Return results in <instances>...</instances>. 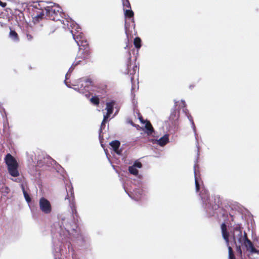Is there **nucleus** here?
Here are the masks:
<instances>
[{"mask_svg":"<svg viewBox=\"0 0 259 259\" xmlns=\"http://www.w3.org/2000/svg\"><path fill=\"white\" fill-rule=\"evenodd\" d=\"M220 206V203L218 202V204H216L215 205L212 206V208L214 209H217Z\"/></svg>","mask_w":259,"mask_h":259,"instance_id":"29","label":"nucleus"},{"mask_svg":"<svg viewBox=\"0 0 259 259\" xmlns=\"http://www.w3.org/2000/svg\"><path fill=\"white\" fill-rule=\"evenodd\" d=\"M114 105L115 102L114 101L106 103V110L108 115H111L113 113Z\"/></svg>","mask_w":259,"mask_h":259,"instance_id":"17","label":"nucleus"},{"mask_svg":"<svg viewBox=\"0 0 259 259\" xmlns=\"http://www.w3.org/2000/svg\"><path fill=\"white\" fill-rule=\"evenodd\" d=\"M90 102L93 104L98 106L100 103V99L98 96H93L90 99Z\"/></svg>","mask_w":259,"mask_h":259,"instance_id":"23","label":"nucleus"},{"mask_svg":"<svg viewBox=\"0 0 259 259\" xmlns=\"http://www.w3.org/2000/svg\"><path fill=\"white\" fill-rule=\"evenodd\" d=\"M222 236L225 240L229 251V259H236L232 248L229 246V233L227 231V226L225 223L221 225Z\"/></svg>","mask_w":259,"mask_h":259,"instance_id":"3","label":"nucleus"},{"mask_svg":"<svg viewBox=\"0 0 259 259\" xmlns=\"http://www.w3.org/2000/svg\"><path fill=\"white\" fill-rule=\"evenodd\" d=\"M236 252L237 253V254H238V255L240 257L242 256V249H241V245L242 244H238V243H236Z\"/></svg>","mask_w":259,"mask_h":259,"instance_id":"25","label":"nucleus"},{"mask_svg":"<svg viewBox=\"0 0 259 259\" xmlns=\"http://www.w3.org/2000/svg\"><path fill=\"white\" fill-rule=\"evenodd\" d=\"M0 5L2 6L3 7H5L6 6V4L0 1Z\"/></svg>","mask_w":259,"mask_h":259,"instance_id":"35","label":"nucleus"},{"mask_svg":"<svg viewBox=\"0 0 259 259\" xmlns=\"http://www.w3.org/2000/svg\"><path fill=\"white\" fill-rule=\"evenodd\" d=\"M40 209L45 213H50L52 211V206L50 202L47 199L42 197L39 202Z\"/></svg>","mask_w":259,"mask_h":259,"instance_id":"7","label":"nucleus"},{"mask_svg":"<svg viewBox=\"0 0 259 259\" xmlns=\"http://www.w3.org/2000/svg\"><path fill=\"white\" fill-rule=\"evenodd\" d=\"M46 17L53 21H58L61 15V9L58 7H47L45 8Z\"/></svg>","mask_w":259,"mask_h":259,"instance_id":"2","label":"nucleus"},{"mask_svg":"<svg viewBox=\"0 0 259 259\" xmlns=\"http://www.w3.org/2000/svg\"><path fill=\"white\" fill-rule=\"evenodd\" d=\"M201 198L204 202H207L209 199V195L207 191L201 192L200 194Z\"/></svg>","mask_w":259,"mask_h":259,"instance_id":"20","label":"nucleus"},{"mask_svg":"<svg viewBox=\"0 0 259 259\" xmlns=\"http://www.w3.org/2000/svg\"><path fill=\"white\" fill-rule=\"evenodd\" d=\"M122 3L124 7L131 9V6L128 0H122Z\"/></svg>","mask_w":259,"mask_h":259,"instance_id":"26","label":"nucleus"},{"mask_svg":"<svg viewBox=\"0 0 259 259\" xmlns=\"http://www.w3.org/2000/svg\"><path fill=\"white\" fill-rule=\"evenodd\" d=\"M110 115L108 114V112H107V114L106 115H104L103 119H105L106 120H107L108 117L110 116Z\"/></svg>","mask_w":259,"mask_h":259,"instance_id":"32","label":"nucleus"},{"mask_svg":"<svg viewBox=\"0 0 259 259\" xmlns=\"http://www.w3.org/2000/svg\"><path fill=\"white\" fill-rule=\"evenodd\" d=\"M105 123H104V122H102V123H101V125L100 130V132H102V128H104V127H105Z\"/></svg>","mask_w":259,"mask_h":259,"instance_id":"30","label":"nucleus"},{"mask_svg":"<svg viewBox=\"0 0 259 259\" xmlns=\"http://www.w3.org/2000/svg\"><path fill=\"white\" fill-rule=\"evenodd\" d=\"M107 120H106L105 119H103L102 122H104V123H105V122Z\"/></svg>","mask_w":259,"mask_h":259,"instance_id":"36","label":"nucleus"},{"mask_svg":"<svg viewBox=\"0 0 259 259\" xmlns=\"http://www.w3.org/2000/svg\"><path fill=\"white\" fill-rule=\"evenodd\" d=\"M230 233L235 244L236 243L243 244L245 240V233H246L244 232L243 235L242 234V231L239 225L234 226L231 230Z\"/></svg>","mask_w":259,"mask_h":259,"instance_id":"1","label":"nucleus"},{"mask_svg":"<svg viewBox=\"0 0 259 259\" xmlns=\"http://www.w3.org/2000/svg\"><path fill=\"white\" fill-rule=\"evenodd\" d=\"M145 127L147 130V134L148 135H151L154 132V128L149 121L146 120Z\"/></svg>","mask_w":259,"mask_h":259,"instance_id":"18","label":"nucleus"},{"mask_svg":"<svg viewBox=\"0 0 259 259\" xmlns=\"http://www.w3.org/2000/svg\"><path fill=\"white\" fill-rule=\"evenodd\" d=\"M124 16L126 18L132 19V22L134 23V26H135V20L134 19V13L130 9V10H126L124 11Z\"/></svg>","mask_w":259,"mask_h":259,"instance_id":"15","label":"nucleus"},{"mask_svg":"<svg viewBox=\"0 0 259 259\" xmlns=\"http://www.w3.org/2000/svg\"><path fill=\"white\" fill-rule=\"evenodd\" d=\"M126 65H127V69H126V73L127 74H129L130 75H131V81L133 82L134 78V75L136 74L137 71H139V67L136 65V63L134 64V65L132 67V63H131V54L130 52H128V56L127 58V62H126Z\"/></svg>","mask_w":259,"mask_h":259,"instance_id":"4","label":"nucleus"},{"mask_svg":"<svg viewBox=\"0 0 259 259\" xmlns=\"http://www.w3.org/2000/svg\"><path fill=\"white\" fill-rule=\"evenodd\" d=\"M72 34L74 39L79 47V49L82 50L83 48H90L89 42L83 34L80 33L77 34Z\"/></svg>","mask_w":259,"mask_h":259,"instance_id":"6","label":"nucleus"},{"mask_svg":"<svg viewBox=\"0 0 259 259\" xmlns=\"http://www.w3.org/2000/svg\"><path fill=\"white\" fill-rule=\"evenodd\" d=\"M110 115L108 114V112H107V114L106 115H104L103 119H105L106 120H107L108 117L110 116Z\"/></svg>","mask_w":259,"mask_h":259,"instance_id":"33","label":"nucleus"},{"mask_svg":"<svg viewBox=\"0 0 259 259\" xmlns=\"http://www.w3.org/2000/svg\"><path fill=\"white\" fill-rule=\"evenodd\" d=\"M70 190H71V194L72 195V188H70Z\"/></svg>","mask_w":259,"mask_h":259,"instance_id":"37","label":"nucleus"},{"mask_svg":"<svg viewBox=\"0 0 259 259\" xmlns=\"http://www.w3.org/2000/svg\"><path fill=\"white\" fill-rule=\"evenodd\" d=\"M142 167V164L141 162L135 161L134 164L128 167L129 172L134 176H137L139 174V170L137 168H141Z\"/></svg>","mask_w":259,"mask_h":259,"instance_id":"9","label":"nucleus"},{"mask_svg":"<svg viewBox=\"0 0 259 259\" xmlns=\"http://www.w3.org/2000/svg\"><path fill=\"white\" fill-rule=\"evenodd\" d=\"M172 115H173V114H171V115H170V118H171V117L172 116Z\"/></svg>","mask_w":259,"mask_h":259,"instance_id":"38","label":"nucleus"},{"mask_svg":"<svg viewBox=\"0 0 259 259\" xmlns=\"http://www.w3.org/2000/svg\"><path fill=\"white\" fill-rule=\"evenodd\" d=\"M5 162L8 167L18 164V163L13 156L10 154H7L5 157Z\"/></svg>","mask_w":259,"mask_h":259,"instance_id":"10","label":"nucleus"},{"mask_svg":"<svg viewBox=\"0 0 259 259\" xmlns=\"http://www.w3.org/2000/svg\"><path fill=\"white\" fill-rule=\"evenodd\" d=\"M140 121L142 123H146V121H145L143 118H142V117H140Z\"/></svg>","mask_w":259,"mask_h":259,"instance_id":"34","label":"nucleus"},{"mask_svg":"<svg viewBox=\"0 0 259 259\" xmlns=\"http://www.w3.org/2000/svg\"><path fill=\"white\" fill-rule=\"evenodd\" d=\"M45 16L44 11L41 10L33 17V21L35 23L39 22Z\"/></svg>","mask_w":259,"mask_h":259,"instance_id":"16","label":"nucleus"},{"mask_svg":"<svg viewBox=\"0 0 259 259\" xmlns=\"http://www.w3.org/2000/svg\"><path fill=\"white\" fill-rule=\"evenodd\" d=\"M195 184L196 192H198L200 190L199 180H201L200 173L199 171V166L198 163H195L194 166Z\"/></svg>","mask_w":259,"mask_h":259,"instance_id":"8","label":"nucleus"},{"mask_svg":"<svg viewBox=\"0 0 259 259\" xmlns=\"http://www.w3.org/2000/svg\"><path fill=\"white\" fill-rule=\"evenodd\" d=\"M33 35L32 34H30L29 33H26V38L27 40L30 41H32L33 39Z\"/></svg>","mask_w":259,"mask_h":259,"instance_id":"27","label":"nucleus"},{"mask_svg":"<svg viewBox=\"0 0 259 259\" xmlns=\"http://www.w3.org/2000/svg\"><path fill=\"white\" fill-rule=\"evenodd\" d=\"M110 115L108 114V112H107V114L106 115H104L103 119H105L106 120H107L108 117L110 116Z\"/></svg>","mask_w":259,"mask_h":259,"instance_id":"31","label":"nucleus"},{"mask_svg":"<svg viewBox=\"0 0 259 259\" xmlns=\"http://www.w3.org/2000/svg\"><path fill=\"white\" fill-rule=\"evenodd\" d=\"M18 164L8 167L9 174L13 177H16L19 175V172L18 170Z\"/></svg>","mask_w":259,"mask_h":259,"instance_id":"13","label":"nucleus"},{"mask_svg":"<svg viewBox=\"0 0 259 259\" xmlns=\"http://www.w3.org/2000/svg\"><path fill=\"white\" fill-rule=\"evenodd\" d=\"M21 188H22L23 193V195H24V196L25 197V199L26 201L28 203H29L31 201V199L29 195L25 191L24 187V186L23 185H21Z\"/></svg>","mask_w":259,"mask_h":259,"instance_id":"21","label":"nucleus"},{"mask_svg":"<svg viewBox=\"0 0 259 259\" xmlns=\"http://www.w3.org/2000/svg\"><path fill=\"white\" fill-rule=\"evenodd\" d=\"M155 141V143L161 147L164 146L169 142V135L168 134L164 135L159 140H156Z\"/></svg>","mask_w":259,"mask_h":259,"instance_id":"12","label":"nucleus"},{"mask_svg":"<svg viewBox=\"0 0 259 259\" xmlns=\"http://www.w3.org/2000/svg\"><path fill=\"white\" fill-rule=\"evenodd\" d=\"M110 145L113 148L114 151L118 154H120V151L119 150V148L120 145V143L119 141L114 140L110 143Z\"/></svg>","mask_w":259,"mask_h":259,"instance_id":"14","label":"nucleus"},{"mask_svg":"<svg viewBox=\"0 0 259 259\" xmlns=\"http://www.w3.org/2000/svg\"><path fill=\"white\" fill-rule=\"evenodd\" d=\"M134 44L135 47L137 49H139L141 47V39L140 37H137L134 39Z\"/></svg>","mask_w":259,"mask_h":259,"instance_id":"22","label":"nucleus"},{"mask_svg":"<svg viewBox=\"0 0 259 259\" xmlns=\"http://www.w3.org/2000/svg\"><path fill=\"white\" fill-rule=\"evenodd\" d=\"M244 238L245 240L244 242H243V244H244L247 248L250 249L252 252H257V250L254 247L252 242L247 238V235L246 233H245Z\"/></svg>","mask_w":259,"mask_h":259,"instance_id":"11","label":"nucleus"},{"mask_svg":"<svg viewBox=\"0 0 259 259\" xmlns=\"http://www.w3.org/2000/svg\"><path fill=\"white\" fill-rule=\"evenodd\" d=\"M91 58V51L90 48H85L82 49H79V52L76 58V63L75 65L79 64L81 60L80 59L86 61H89Z\"/></svg>","mask_w":259,"mask_h":259,"instance_id":"5","label":"nucleus"},{"mask_svg":"<svg viewBox=\"0 0 259 259\" xmlns=\"http://www.w3.org/2000/svg\"><path fill=\"white\" fill-rule=\"evenodd\" d=\"M10 37L14 41H19V37L18 33L14 30H10L9 33Z\"/></svg>","mask_w":259,"mask_h":259,"instance_id":"19","label":"nucleus"},{"mask_svg":"<svg viewBox=\"0 0 259 259\" xmlns=\"http://www.w3.org/2000/svg\"><path fill=\"white\" fill-rule=\"evenodd\" d=\"M71 208L72 213L73 216V218H74L75 217H78L77 212L74 203H72L71 204Z\"/></svg>","mask_w":259,"mask_h":259,"instance_id":"24","label":"nucleus"},{"mask_svg":"<svg viewBox=\"0 0 259 259\" xmlns=\"http://www.w3.org/2000/svg\"><path fill=\"white\" fill-rule=\"evenodd\" d=\"M83 81H84V82H85V83H90V84H91V83H92V81H91V79H85V80H83ZM80 81H81V82H82V81H83V80H81Z\"/></svg>","mask_w":259,"mask_h":259,"instance_id":"28","label":"nucleus"}]
</instances>
